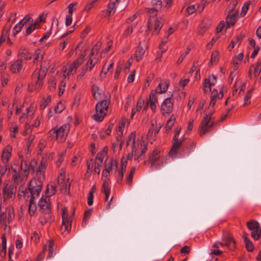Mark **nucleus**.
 Returning <instances> with one entry per match:
<instances>
[{
  "mask_svg": "<svg viewBox=\"0 0 261 261\" xmlns=\"http://www.w3.org/2000/svg\"><path fill=\"white\" fill-rule=\"evenodd\" d=\"M42 187L43 183L40 179H34L29 182L28 189L25 188L24 190H22L21 192L23 196H24L25 194H29V192H30V195H28V197H31V199H34L39 195L42 191Z\"/></svg>",
  "mask_w": 261,
  "mask_h": 261,
  "instance_id": "obj_1",
  "label": "nucleus"
},
{
  "mask_svg": "<svg viewBox=\"0 0 261 261\" xmlns=\"http://www.w3.org/2000/svg\"><path fill=\"white\" fill-rule=\"evenodd\" d=\"M109 98L106 97V99L97 103L95 106L96 114L92 116L93 119L97 122H101L103 120L105 115L106 111H107L108 105L110 102Z\"/></svg>",
  "mask_w": 261,
  "mask_h": 261,
  "instance_id": "obj_2",
  "label": "nucleus"
},
{
  "mask_svg": "<svg viewBox=\"0 0 261 261\" xmlns=\"http://www.w3.org/2000/svg\"><path fill=\"white\" fill-rule=\"evenodd\" d=\"M47 69H42L41 68L39 70L36 69L33 73L32 77L33 80L37 79L35 89L39 91L43 84V80L46 76Z\"/></svg>",
  "mask_w": 261,
  "mask_h": 261,
  "instance_id": "obj_3",
  "label": "nucleus"
},
{
  "mask_svg": "<svg viewBox=\"0 0 261 261\" xmlns=\"http://www.w3.org/2000/svg\"><path fill=\"white\" fill-rule=\"evenodd\" d=\"M16 186L14 184L5 183L3 189V194L5 200L14 198L16 192Z\"/></svg>",
  "mask_w": 261,
  "mask_h": 261,
  "instance_id": "obj_4",
  "label": "nucleus"
},
{
  "mask_svg": "<svg viewBox=\"0 0 261 261\" xmlns=\"http://www.w3.org/2000/svg\"><path fill=\"white\" fill-rule=\"evenodd\" d=\"M223 241L225 243L216 242L214 243L213 245V247L218 248L219 246H218V245H220V246L222 247L227 246L231 250H234L236 248V242L231 235L229 233L228 234L227 236L223 238Z\"/></svg>",
  "mask_w": 261,
  "mask_h": 261,
  "instance_id": "obj_5",
  "label": "nucleus"
},
{
  "mask_svg": "<svg viewBox=\"0 0 261 261\" xmlns=\"http://www.w3.org/2000/svg\"><path fill=\"white\" fill-rule=\"evenodd\" d=\"M173 95L164 99L161 106V111L163 115L165 114H170L172 113L173 108V100L172 99Z\"/></svg>",
  "mask_w": 261,
  "mask_h": 261,
  "instance_id": "obj_6",
  "label": "nucleus"
},
{
  "mask_svg": "<svg viewBox=\"0 0 261 261\" xmlns=\"http://www.w3.org/2000/svg\"><path fill=\"white\" fill-rule=\"evenodd\" d=\"M38 206L41 213L48 214L51 212V205L49 202V199L47 197H42L39 201Z\"/></svg>",
  "mask_w": 261,
  "mask_h": 261,
  "instance_id": "obj_7",
  "label": "nucleus"
},
{
  "mask_svg": "<svg viewBox=\"0 0 261 261\" xmlns=\"http://www.w3.org/2000/svg\"><path fill=\"white\" fill-rule=\"evenodd\" d=\"M214 113V112H212L209 114H206L203 117L199 126V134L200 136L203 135L206 132V127L212 119V116Z\"/></svg>",
  "mask_w": 261,
  "mask_h": 261,
  "instance_id": "obj_8",
  "label": "nucleus"
},
{
  "mask_svg": "<svg viewBox=\"0 0 261 261\" xmlns=\"http://www.w3.org/2000/svg\"><path fill=\"white\" fill-rule=\"evenodd\" d=\"M29 21H33V18L29 15H26L14 27L13 36H15L17 34L19 33L23 26L27 27Z\"/></svg>",
  "mask_w": 261,
  "mask_h": 261,
  "instance_id": "obj_9",
  "label": "nucleus"
},
{
  "mask_svg": "<svg viewBox=\"0 0 261 261\" xmlns=\"http://www.w3.org/2000/svg\"><path fill=\"white\" fill-rule=\"evenodd\" d=\"M68 211L67 207H65L62 211V227L64 226V231H69L71 227V220L68 218Z\"/></svg>",
  "mask_w": 261,
  "mask_h": 261,
  "instance_id": "obj_10",
  "label": "nucleus"
},
{
  "mask_svg": "<svg viewBox=\"0 0 261 261\" xmlns=\"http://www.w3.org/2000/svg\"><path fill=\"white\" fill-rule=\"evenodd\" d=\"M57 134L56 135V140L61 142L64 141L68 133L69 129L67 128L66 125H62L59 128L57 127Z\"/></svg>",
  "mask_w": 261,
  "mask_h": 261,
  "instance_id": "obj_11",
  "label": "nucleus"
},
{
  "mask_svg": "<svg viewBox=\"0 0 261 261\" xmlns=\"http://www.w3.org/2000/svg\"><path fill=\"white\" fill-rule=\"evenodd\" d=\"M183 141V139L182 140L178 139V138L173 139L172 146L169 152V155H176L178 149L182 144Z\"/></svg>",
  "mask_w": 261,
  "mask_h": 261,
  "instance_id": "obj_12",
  "label": "nucleus"
},
{
  "mask_svg": "<svg viewBox=\"0 0 261 261\" xmlns=\"http://www.w3.org/2000/svg\"><path fill=\"white\" fill-rule=\"evenodd\" d=\"M238 12H229L226 17V29L233 26L236 23L238 17Z\"/></svg>",
  "mask_w": 261,
  "mask_h": 261,
  "instance_id": "obj_13",
  "label": "nucleus"
},
{
  "mask_svg": "<svg viewBox=\"0 0 261 261\" xmlns=\"http://www.w3.org/2000/svg\"><path fill=\"white\" fill-rule=\"evenodd\" d=\"M12 147L8 145L3 150L2 154V160L3 164H8L11 155Z\"/></svg>",
  "mask_w": 261,
  "mask_h": 261,
  "instance_id": "obj_14",
  "label": "nucleus"
},
{
  "mask_svg": "<svg viewBox=\"0 0 261 261\" xmlns=\"http://www.w3.org/2000/svg\"><path fill=\"white\" fill-rule=\"evenodd\" d=\"M124 157L123 156L121 158V168L118 171V179L117 180V182L119 184L121 183L122 179H123V173H124V172L125 171L126 168L127 162L126 161H124Z\"/></svg>",
  "mask_w": 261,
  "mask_h": 261,
  "instance_id": "obj_15",
  "label": "nucleus"
},
{
  "mask_svg": "<svg viewBox=\"0 0 261 261\" xmlns=\"http://www.w3.org/2000/svg\"><path fill=\"white\" fill-rule=\"evenodd\" d=\"M145 52V50L143 49L141 46V43L140 42L134 55V58L137 62H139L142 59Z\"/></svg>",
  "mask_w": 261,
  "mask_h": 261,
  "instance_id": "obj_16",
  "label": "nucleus"
},
{
  "mask_svg": "<svg viewBox=\"0 0 261 261\" xmlns=\"http://www.w3.org/2000/svg\"><path fill=\"white\" fill-rule=\"evenodd\" d=\"M22 67L21 60H17L10 66V70L13 73H18Z\"/></svg>",
  "mask_w": 261,
  "mask_h": 261,
  "instance_id": "obj_17",
  "label": "nucleus"
},
{
  "mask_svg": "<svg viewBox=\"0 0 261 261\" xmlns=\"http://www.w3.org/2000/svg\"><path fill=\"white\" fill-rule=\"evenodd\" d=\"M244 37V35L240 34L239 36L233 38L231 40V41L228 47V49L230 51H231V49L234 48L235 44H236L237 43H239V45H240V44H241V41L243 39Z\"/></svg>",
  "mask_w": 261,
  "mask_h": 261,
  "instance_id": "obj_18",
  "label": "nucleus"
},
{
  "mask_svg": "<svg viewBox=\"0 0 261 261\" xmlns=\"http://www.w3.org/2000/svg\"><path fill=\"white\" fill-rule=\"evenodd\" d=\"M101 192L105 195V201H108L110 194V187L109 182L107 180H105L103 182Z\"/></svg>",
  "mask_w": 261,
  "mask_h": 261,
  "instance_id": "obj_19",
  "label": "nucleus"
},
{
  "mask_svg": "<svg viewBox=\"0 0 261 261\" xmlns=\"http://www.w3.org/2000/svg\"><path fill=\"white\" fill-rule=\"evenodd\" d=\"M160 155L159 152L156 150L152 151L148 158L149 162L151 163V166L155 165V162L160 159Z\"/></svg>",
  "mask_w": 261,
  "mask_h": 261,
  "instance_id": "obj_20",
  "label": "nucleus"
},
{
  "mask_svg": "<svg viewBox=\"0 0 261 261\" xmlns=\"http://www.w3.org/2000/svg\"><path fill=\"white\" fill-rule=\"evenodd\" d=\"M164 24V20L163 19L162 17H158L156 19V20L155 21V23L154 25V29H153V32L156 33V34L159 33L160 30L162 28L163 25Z\"/></svg>",
  "mask_w": 261,
  "mask_h": 261,
  "instance_id": "obj_21",
  "label": "nucleus"
},
{
  "mask_svg": "<svg viewBox=\"0 0 261 261\" xmlns=\"http://www.w3.org/2000/svg\"><path fill=\"white\" fill-rule=\"evenodd\" d=\"M246 225L250 230H253L254 229L260 227L258 222L254 220H251V221L247 222Z\"/></svg>",
  "mask_w": 261,
  "mask_h": 261,
  "instance_id": "obj_22",
  "label": "nucleus"
},
{
  "mask_svg": "<svg viewBox=\"0 0 261 261\" xmlns=\"http://www.w3.org/2000/svg\"><path fill=\"white\" fill-rule=\"evenodd\" d=\"M37 164L36 160H32L28 165V168L23 169L24 174L27 176L29 174V171L30 170L34 172L37 166Z\"/></svg>",
  "mask_w": 261,
  "mask_h": 261,
  "instance_id": "obj_23",
  "label": "nucleus"
},
{
  "mask_svg": "<svg viewBox=\"0 0 261 261\" xmlns=\"http://www.w3.org/2000/svg\"><path fill=\"white\" fill-rule=\"evenodd\" d=\"M164 83L165 85L163 87H162V84L160 83L156 88L155 92L159 93H165L168 88L169 84L168 81H165Z\"/></svg>",
  "mask_w": 261,
  "mask_h": 261,
  "instance_id": "obj_24",
  "label": "nucleus"
},
{
  "mask_svg": "<svg viewBox=\"0 0 261 261\" xmlns=\"http://www.w3.org/2000/svg\"><path fill=\"white\" fill-rule=\"evenodd\" d=\"M210 24L203 20L198 27V33L200 35H203L209 28Z\"/></svg>",
  "mask_w": 261,
  "mask_h": 261,
  "instance_id": "obj_25",
  "label": "nucleus"
},
{
  "mask_svg": "<svg viewBox=\"0 0 261 261\" xmlns=\"http://www.w3.org/2000/svg\"><path fill=\"white\" fill-rule=\"evenodd\" d=\"M99 91V88L97 86L93 85L91 86V92L94 98L96 100L100 98L101 93Z\"/></svg>",
  "mask_w": 261,
  "mask_h": 261,
  "instance_id": "obj_26",
  "label": "nucleus"
},
{
  "mask_svg": "<svg viewBox=\"0 0 261 261\" xmlns=\"http://www.w3.org/2000/svg\"><path fill=\"white\" fill-rule=\"evenodd\" d=\"M251 231V237L255 241L259 240L261 237V227Z\"/></svg>",
  "mask_w": 261,
  "mask_h": 261,
  "instance_id": "obj_27",
  "label": "nucleus"
},
{
  "mask_svg": "<svg viewBox=\"0 0 261 261\" xmlns=\"http://www.w3.org/2000/svg\"><path fill=\"white\" fill-rule=\"evenodd\" d=\"M36 205L34 202V199H30L29 205V212L31 216H32L36 210Z\"/></svg>",
  "mask_w": 261,
  "mask_h": 261,
  "instance_id": "obj_28",
  "label": "nucleus"
},
{
  "mask_svg": "<svg viewBox=\"0 0 261 261\" xmlns=\"http://www.w3.org/2000/svg\"><path fill=\"white\" fill-rule=\"evenodd\" d=\"M219 52L215 51L213 52L211 55V61L208 63V66L212 65L213 63H217L219 61Z\"/></svg>",
  "mask_w": 261,
  "mask_h": 261,
  "instance_id": "obj_29",
  "label": "nucleus"
},
{
  "mask_svg": "<svg viewBox=\"0 0 261 261\" xmlns=\"http://www.w3.org/2000/svg\"><path fill=\"white\" fill-rule=\"evenodd\" d=\"M19 56L20 57V60H31L32 58V56L30 53L29 52V50L27 49H23L22 50L21 52L19 53Z\"/></svg>",
  "mask_w": 261,
  "mask_h": 261,
  "instance_id": "obj_30",
  "label": "nucleus"
},
{
  "mask_svg": "<svg viewBox=\"0 0 261 261\" xmlns=\"http://www.w3.org/2000/svg\"><path fill=\"white\" fill-rule=\"evenodd\" d=\"M115 166L116 169L117 168V163L115 160L111 159L107 164L105 165V169L111 171L112 169L113 166Z\"/></svg>",
  "mask_w": 261,
  "mask_h": 261,
  "instance_id": "obj_31",
  "label": "nucleus"
},
{
  "mask_svg": "<svg viewBox=\"0 0 261 261\" xmlns=\"http://www.w3.org/2000/svg\"><path fill=\"white\" fill-rule=\"evenodd\" d=\"M6 212H8V221L9 223L12 222L15 217L14 210L13 207L7 208Z\"/></svg>",
  "mask_w": 261,
  "mask_h": 261,
  "instance_id": "obj_32",
  "label": "nucleus"
},
{
  "mask_svg": "<svg viewBox=\"0 0 261 261\" xmlns=\"http://www.w3.org/2000/svg\"><path fill=\"white\" fill-rule=\"evenodd\" d=\"M86 51L85 49L84 51V53L80 55V56L73 61L74 63L79 67L80 66L83 62L85 60V56L86 55Z\"/></svg>",
  "mask_w": 261,
  "mask_h": 261,
  "instance_id": "obj_33",
  "label": "nucleus"
},
{
  "mask_svg": "<svg viewBox=\"0 0 261 261\" xmlns=\"http://www.w3.org/2000/svg\"><path fill=\"white\" fill-rule=\"evenodd\" d=\"M147 149V144H144L139 155L135 158V160H137L138 162L144 159V154L146 152Z\"/></svg>",
  "mask_w": 261,
  "mask_h": 261,
  "instance_id": "obj_34",
  "label": "nucleus"
},
{
  "mask_svg": "<svg viewBox=\"0 0 261 261\" xmlns=\"http://www.w3.org/2000/svg\"><path fill=\"white\" fill-rule=\"evenodd\" d=\"M175 117H174L173 115H172L170 117V118L168 119V120L167 121V122L166 123V124L165 126V128H166V130H169L170 129H171L172 128V126H173V125L175 123Z\"/></svg>",
  "mask_w": 261,
  "mask_h": 261,
  "instance_id": "obj_35",
  "label": "nucleus"
},
{
  "mask_svg": "<svg viewBox=\"0 0 261 261\" xmlns=\"http://www.w3.org/2000/svg\"><path fill=\"white\" fill-rule=\"evenodd\" d=\"M213 85H211V83L210 82V79H205L203 83V87H204V92H207L208 91H211V87Z\"/></svg>",
  "mask_w": 261,
  "mask_h": 261,
  "instance_id": "obj_36",
  "label": "nucleus"
},
{
  "mask_svg": "<svg viewBox=\"0 0 261 261\" xmlns=\"http://www.w3.org/2000/svg\"><path fill=\"white\" fill-rule=\"evenodd\" d=\"M69 179L68 178L66 182L61 185V189L62 190H64L63 193L65 194H68L69 193L70 184L68 183Z\"/></svg>",
  "mask_w": 261,
  "mask_h": 261,
  "instance_id": "obj_37",
  "label": "nucleus"
},
{
  "mask_svg": "<svg viewBox=\"0 0 261 261\" xmlns=\"http://www.w3.org/2000/svg\"><path fill=\"white\" fill-rule=\"evenodd\" d=\"M211 2V1L202 0L201 3L197 6L196 11H198L199 12H201L203 10L205 5Z\"/></svg>",
  "mask_w": 261,
  "mask_h": 261,
  "instance_id": "obj_38",
  "label": "nucleus"
},
{
  "mask_svg": "<svg viewBox=\"0 0 261 261\" xmlns=\"http://www.w3.org/2000/svg\"><path fill=\"white\" fill-rule=\"evenodd\" d=\"M238 4V2L237 0L232 1L228 5L227 7V10L229 12H237L235 10L234 8Z\"/></svg>",
  "mask_w": 261,
  "mask_h": 261,
  "instance_id": "obj_39",
  "label": "nucleus"
},
{
  "mask_svg": "<svg viewBox=\"0 0 261 261\" xmlns=\"http://www.w3.org/2000/svg\"><path fill=\"white\" fill-rule=\"evenodd\" d=\"M136 139V133L135 132H132L128 136L127 140L126 141V146L129 145V143L130 142L132 141L133 143V147H135V141Z\"/></svg>",
  "mask_w": 261,
  "mask_h": 261,
  "instance_id": "obj_40",
  "label": "nucleus"
},
{
  "mask_svg": "<svg viewBox=\"0 0 261 261\" xmlns=\"http://www.w3.org/2000/svg\"><path fill=\"white\" fill-rule=\"evenodd\" d=\"M92 210L89 209L85 212L84 218H83V222H82L83 225H86L87 224V219L90 218V217L91 215V213H92Z\"/></svg>",
  "mask_w": 261,
  "mask_h": 261,
  "instance_id": "obj_41",
  "label": "nucleus"
},
{
  "mask_svg": "<svg viewBox=\"0 0 261 261\" xmlns=\"http://www.w3.org/2000/svg\"><path fill=\"white\" fill-rule=\"evenodd\" d=\"M10 27H9L8 28V31H6V32L3 31L2 32V33L1 34V36L0 38V41H1V42H4L6 40V39L7 40V41H10V38L9 37V34H8V31L10 30Z\"/></svg>",
  "mask_w": 261,
  "mask_h": 261,
  "instance_id": "obj_42",
  "label": "nucleus"
},
{
  "mask_svg": "<svg viewBox=\"0 0 261 261\" xmlns=\"http://www.w3.org/2000/svg\"><path fill=\"white\" fill-rule=\"evenodd\" d=\"M40 121L38 119V118H37L36 119L35 122L31 125H30L29 123H28L27 122H26L25 123L26 130L28 131L32 127H34V126L36 127H38L40 125Z\"/></svg>",
  "mask_w": 261,
  "mask_h": 261,
  "instance_id": "obj_43",
  "label": "nucleus"
},
{
  "mask_svg": "<svg viewBox=\"0 0 261 261\" xmlns=\"http://www.w3.org/2000/svg\"><path fill=\"white\" fill-rule=\"evenodd\" d=\"M245 247L248 251L252 252L254 249V246L250 240L245 241Z\"/></svg>",
  "mask_w": 261,
  "mask_h": 261,
  "instance_id": "obj_44",
  "label": "nucleus"
},
{
  "mask_svg": "<svg viewBox=\"0 0 261 261\" xmlns=\"http://www.w3.org/2000/svg\"><path fill=\"white\" fill-rule=\"evenodd\" d=\"M8 169V164H3V165H2L0 163V178H2L5 175Z\"/></svg>",
  "mask_w": 261,
  "mask_h": 261,
  "instance_id": "obj_45",
  "label": "nucleus"
},
{
  "mask_svg": "<svg viewBox=\"0 0 261 261\" xmlns=\"http://www.w3.org/2000/svg\"><path fill=\"white\" fill-rule=\"evenodd\" d=\"M116 8H118L116 1L110 3L108 5V11L111 13L112 11H115Z\"/></svg>",
  "mask_w": 261,
  "mask_h": 261,
  "instance_id": "obj_46",
  "label": "nucleus"
},
{
  "mask_svg": "<svg viewBox=\"0 0 261 261\" xmlns=\"http://www.w3.org/2000/svg\"><path fill=\"white\" fill-rule=\"evenodd\" d=\"M64 109L65 107L64 105L61 103V102H59L58 105L55 106L54 110L56 113H60L64 110Z\"/></svg>",
  "mask_w": 261,
  "mask_h": 261,
  "instance_id": "obj_47",
  "label": "nucleus"
},
{
  "mask_svg": "<svg viewBox=\"0 0 261 261\" xmlns=\"http://www.w3.org/2000/svg\"><path fill=\"white\" fill-rule=\"evenodd\" d=\"M151 4L154 7L161 9L162 7V1L161 0H151Z\"/></svg>",
  "mask_w": 261,
  "mask_h": 261,
  "instance_id": "obj_48",
  "label": "nucleus"
},
{
  "mask_svg": "<svg viewBox=\"0 0 261 261\" xmlns=\"http://www.w3.org/2000/svg\"><path fill=\"white\" fill-rule=\"evenodd\" d=\"M57 134V127H54L49 131L48 133V137L50 139H56V135Z\"/></svg>",
  "mask_w": 261,
  "mask_h": 261,
  "instance_id": "obj_49",
  "label": "nucleus"
},
{
  "mask_svg": "<svg viewBox=\"0 0 261 261\" xmlns=\"http://www.w3.org/2000/svg\"><path fill=\"white\" fill-rule=\"evenodd\" d=\"M155 92L152 91L149 96V99L147 101L149 103L157 102L158 100L155 95Z\"/></svg>",
  "mask_w": 261,
  "mask_h": 261,
  "instance_id": "obj_50",
  "label": "nucleus"
},
{
  "mask_svg": "<svg viewBox=\"0 0 261 261\" xmlns=\"http://www.w3.org/2000/svg\"><path fill=\"white\" fill-rule=\"evenodd\" d=\"M249 6H250V2H246L244 3V4L242 7V11L241 13V15L242 16H244L246 14L247 11H248V10L249 9Z\"/></svg>",
  "mask_w": 261,
  "mask_h": 261,
  "instance_id": "obj_51",
  "label": "nucleus"
},
{
  "mask_svg": "<svg viewBox=\"0 0 261 261\" xmlns=\"http://www.w3.org/2000/svg\"><path fill=\"white\" fill-rule=\"evenodd\" d=\"M54 244L53 242L52 241H49V245H48V254L47 256V257H51L53 256L54 254Z\"/></svg>",
  "mask_w": 261,
  "mask_h": 261,
  "instance_id": "obj_52",
  "label": "nucleus"
},
{
  "mask_svg": "<svg viewBox=\"0 0 261 261\" xmlns=\"http://www.w3.org/2000/svg\"><path fill=\"white\" fill-rule=\"evenodd\" d=\"M45 161L44 159H42L40 163L37 172H39L40 173L44 172V170L45 169Z\"/></svg>",
  "mask_w": 261,
  "mask_h": 261,
  "instance_id": "obj_53",
  "label": "nucleus"
},
{
  "mask_svg": "<svg viewBox=\"0 0 261 261\" xmlns=\"http://www.w3.org/2000/svg\"><path fill=\"white\" fill-rule=\"evenodd\" d=\"M44 101L40 105V109L43 110L44 109L46 106L51 101V96L50 95L48 96L46 99H43Z\"/></svg>",
  "mask_w": 261,
  "mask_h": 261,
  "instance_id": "obj_54",
  "label": "nucleus"
},
{
  "mask_svg": "<svg viewBox=\"0 0 261 261\" xmlns=\"http://www.w3.org/2000/svg\"><path fill=\"white\" fill-rule=\"evenodd\" d=\"M116 3H117V6L118 7V9L120 11H122L124 10L127 6L128 3L125 2L124 4H121V0H116Z\"/></svg>",
  "mask_w": 261,
  "mask_h": 261,
  "instance_id": "obj_55",
  "label": "nucleus"
},
{
  "mask_svg": "<svg viewBox=\"0 0 261 261\" xmlns=\"http://www.w3.org/2000/svg\"><path fill=\"white\" fill-rule=\"evenodd\" d=\"M65 85H66V83L65 82H64L63 81H62L61 83H60V85L59 86V96H61V95H63L64 92V90H65Z\"/></svg>",
  "mask_w": 261,
  "mask_h": 261,
  "instance_id": "obj_56",
  "label": "nucleus"
},
{
  "mask_svg": "<svg viewBox=\"0 0 261 261\" xmlns=\"http://www.w3.org/2000/svg\"><path fill=\"white\" fill-rule=\"evenodd\" d=\"M133 26L131 25L129 26L124 32L123 36L124 37H127L129 36L133 32Z\"/></svg>",
  "mask_w": 261,
  "mask_h": 261,
  "instance_id": "obj_57",
  "label": "nucleus"
},
{
  "mask_svg": "<svg viewBox=\"0 0 261 261\" xmlns=\"http://www.w3.org/2000/svg\"><path fill=\"white\" fill-rule=\"evenodd\" d=\"M48 84V87L50 90H55L56 89V82L54 78H52L50 80Z\"/></svg>",
  "mask_w": 261,
  "mask_h": 261,
  "instance_id": "obj_58",
  "label": "nucleus"
},
{
  "mask_svg": "<svg viewBox=\"0 0 261 261\" xmlns=\"http://www.w3.org/2000/svg\"><path fill=\"white\" fill-rule=\"evenodd\" d=\"M88 69V67L83 66L82 69L81 73L77 76V80H81L82 79V77L85 75V74L86 73Z\"/></svg>",
  "mask_w": 261,
  "mask_h": 261,
  "instance_id": "obj_59",
  "label": "nucleus"
},
{
  "mask_svg": "<svg viewBox=\"0 0 261 261\" xmlns=\"http://www.w3.org/2000/svg\"><path fill=\"white\" fill-rule=\"evenodd\" d=\"M78 66L75 64V63L73 62L68 69V74H73L72 72L74 71L75 72Z\"/></svg>",
  "mask_w": 261,
  "mask_h": 261,
  "instance_id": "obj_60",
  "label": "nucleus"
},
{
  "mask_svg": "<svg viewBox=\"0 0 261 261\" xmlns=\"http://www.w3.org/2000/svg\"><path fill=\"white\" fill-rule=\"evenodd\" d=\"M144 103V100L142 98H140L138 99L137 103V106H136V111L138 112V111H140Z\"/></svg>",
  "mask_w": 261,
  "mask_h": 261,
  "instance_id": "obj_61",
  "label": "nucleus"
},
{
  "mask_svg": "<svg viewBox=\"0 0 261 261\" xmlns=\"http://www.w3.org/2000/svg\"><path fill=\"white\" fill-rule=\"evenodd\" d=\"M7 220V213L2 212L0 214V224H3L4 223L6 224V221ZM6 225V224H5Z\"/></svg>",
  "mask_w": 261,
  "mask_h": 261,
  "instance_id": "obj_62",
  "label": "nucleus"
},
{
  "mask_svg": "<svg viewBox=\"0 0 261 261\" xmlns=\"http://www.w3.org/2000/svg\"><path fill=\"white\" fill-rule=\"evenodd\" d=\"M225 26V22L221 21L216 28V32L217 33L221 32Z\"/></svg>",
  "mask_w": 261,
  "mask_h": 261,
  "instance_id": "obj_63",
  "label": "nucleus"
},
{
  "mask_svg": "<svg viewBox=\"0 0 261 261\" xmlns=\"http://www.w3.org/2000/svg\"><path fill=\"white\" fill-rule=\"evenodd\" d=\"M27 28L25 32V36H28L31 34L33 31L35 30L34 25H32L31 24H27Z\"/></svg>",
  "mask_w": 261,
  "mask_h": 261,
  "instance_id": "obj_64",
  "label": "nucleus"
}]
</instances>
